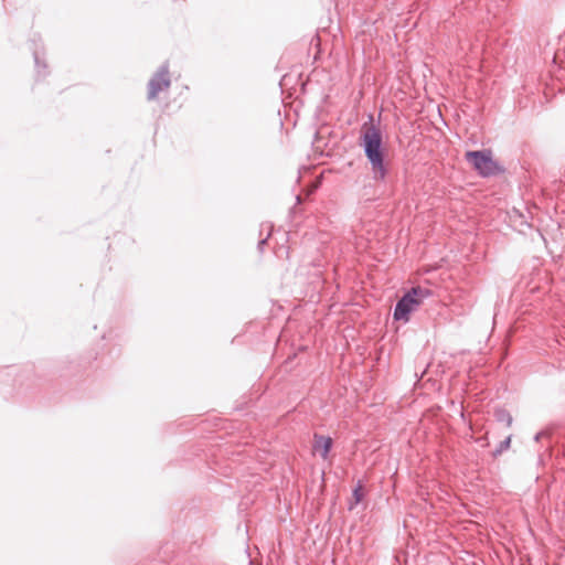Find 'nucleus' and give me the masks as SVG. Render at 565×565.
Returning <instances> with one entry per match:
<instances>
[{
  "mask_svg": "<svg viewBox=\"0 0 565 565\" xmlns=\"http://www.w3.org/2000/svg\"><path fill=\"white\" fill-rule=\"evenodd\" d=\"M360 146L371 166L372 179L375 182H384L388 174V166L385 161L386 152L381 129L373 124H364Z\"/></svg>",
  "mask_w": 565,
  "mask_h": 565,
  "instance_id": "f257e3e1",
  "label": "nucleus"
},
{
  "mask_svg": "<svg viewBox=\"0 0 565 565\" xmlns=\"http://www.w3.org/2000/svg\"><path fill=\"white\" fill-rule=\"evenodd\" d=\"M430 296L431 290L427 288L412 287L397 300L393 312L394 320L407 322L411 313L419 307L422 300Z\"/></svg>",
  "mask_w": 565,
  "mask_h": 565,
  "instance_id": "f03ea898",
  "label": "nucleus"
},
{
  "mask_svg": "<svg viewBox=\"0 0 565 565\" xmlns=\"http://www.w3.org/2000/svg\"><path fill=\"white\" fill-rule=\"evenodd\" d=\"M465 157L467 162L482 178L493 177L503 172V168L492 158L490 150L467 151Z\"/></svg>",
  "mask_w": 565,
  "mask_h": 565,
  "instance_id": "7ed1b4c3",
  "label": "nucleus"
},
{
  "mask_svg": "<svg viewBox=\"0 0 565 565\" xmlns=\"http://www.w3.org/2000/svg\"><path fill=\"white\" fill-rule=\"evenodd\" d=\"M171 85L169 63L164 62L158 71L151 76L148 83L147 98L153 100L158 94L168 89Z\"/></svg>",
  "mask_w": 565,
  "mask_h": 565,
  "instance_id": "20e7f679",
  "label": "nucleus"
},
{
  "mask_svg": "<svg viewBox=\"0 0 565 565\" xmlns=\"http://www.w3.org/2000/svg\"><path fill=\"white\" fill-rule=\"evenodd\" d=\"M333 446V440L329 436H323L320 434H313V451L318 452L322 459H327L329 457L330 450Z\"/></svg>",
  "mask_w": 565,
  "mask_h": 565,
  "instance_id": "39448f33",
  "label": "nucleus"
},
{
  "mask_svg": "<svg viewBox=\"0 0 565 565\" xmlns=\"http://www.w3.org/2000/svg\"><path fill=\"white\" fill-rule=\"evenodd\" d=\"M32 43L34 44L33 53L32 54H33V58H34L36 75L39 77H44L47 74V72H46L47 65L40 57V53H39V51L36 49V41L32 40Z\"/></svg>",
  "mask_w": 565,
  "mask_h": 565,
  "instance_id": "423d86ee",
  "label": "nucleus"
},
{
  "mask_svg": "<svg viewBox=\"0 0 565 565\" xmlns=\"http://www.w3.org/2000/svg\"><path fill=\"white\" fill-rule=\"evenodd\" d=\"M495 419L500 423H504L508 427L512 425L513 418L511 414L505 409H498L495 412Z\"/></svg>",
  "mask_w": 565,
  "mask_h": 565,
  "instance_id": "0eeeda50",
  "label": "nucleus"
},
{
  "mask_svg": "<svg viewBox=\"0 0 565 565\" xmlns=\"http://www.w3.org/2000/svg\"><path fill=\"white\" fill-rule=\"evenodd\" d=\"M511 438L512 436H508L504 440L500 441V444L495 447V449L492 451V457L497 458L499 457L503 451L508 450L511 445Z\"/></svg>",
  "mask_w": 565,
  "mask_h": 565,
  "instance_id": "6e6552de",
  "label": "nucleus"
},
{
  "mask_svg": "<svg viewBox=\"0 0 565 565\" xmlns=\"http://www.w3.org/2000/svg\"><path fill=\"white\" fill-rule=\"evenodd\" d=\"M352 495L354 499V504H359L362 501L363 492L361 481H359L355 488L353 489Z\"/></svg>",
  "mask_w": 565,
  "mask_h": 565,
  "instance_id": "1a4fd4ad",
  "label": "nucleus"
},
{
  "mask_svg": "<svg viewBox=\"0 0 565 565\" xmlns=\"http://www.w3.org/2000/svg\"><path fill=\"white\" fill-rule=\"evenodd\" d=\"M271 235V226H268V233L266 235V237L259 239L258 244H257V248L260 253H263L264 250V246L266 245L267 243V239L269 238V236Z\"/></svg>",
  "mask_w": 565,
  "mask_h": 565,
  "instance_id": "9d476101",
  "label": "nucleus"
},
{
  "mask_svg": "<svg viewBox=\"0 0 565 565\" xmlns=\"http://www.w3.org/2000/svg\"><path fill=\"white\" fill-rule=\"evenodd\" d=\"M547 436H550L548 431H546V430H541V431H539V433H536V434H535V436H534V440H535V441H540V440H541V438H543V437H547Z\"/></svg>",
  "mask_w": 565,
  "mask_h": 565,
  "instance_id": "9b49d317",
  "label": "nucleus"
},
{
  "mask_svg": "<svg viewBox=\"0 0 565 565\" xmlns=\"http://www.w3.org/2000/svg\"><path fill=\"white\" fill-rule=\"evenodd\" d=\"M300 203H301V196L300 195H296V205L300 204Z\"/></svg>",
  "mask_w": 565,
  "mask_h": 565,
  "instance_id": "f8f14e48",
  "label": "nucleus"
},
{
  "mask_svg": "<svg viewBox=\"0 0 565 565\" xmlns=\"http://www.w3.org/2000/svg\"><path fill=\"white\" fill-rule=\"evenodd\" d=\"M296 205L290 209V212H295Z\"/></svg>",
  "mask_w": 565,
  "mask_h": 565,
  "instance_id": "ddd939ff",
  "label": "nucleus"
}]
</instances>
